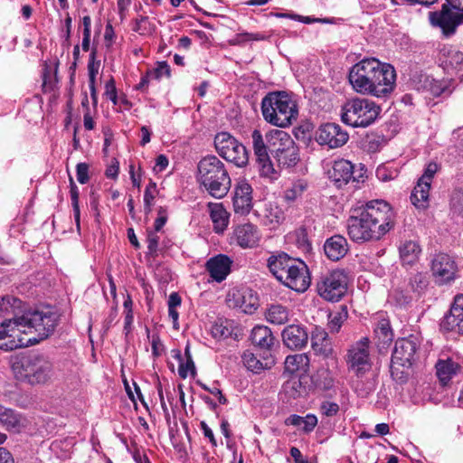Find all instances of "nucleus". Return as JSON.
I'll use <instances>...</instances> for the list:
<instances>
[{
  "label": "nucleus",
  "mask_w": 463,
  "mask_h": 463,
  "mask_svg": "<svg viewBox=\"0 0 463 463\" xmlns=\"http://www.w3.org/2000/svg\"><path fill=\"white\" fill-rule=\"evenodd\" d=\"M409 285L413 292L421 295L429 286V278L426 273L418 272L411 277Z\"/></svg>",
  "instance_id": "37"
},
{
  "label": "nucleus",
  "mask_w": 463,
  "mask_h": 463,
  "mask_svg": "<svg viewBox=\"0 0 463 463\" xmlns=\"http://www.w3.org/2000/svg\"><path fill=\"white\" fill-rule=\"evenodd\" d=\"M381 108L365 98L348 99L342 107L341 119L353 128H367L378 118Z\"/></svg>",
  "instance_id": "11"
},
{
  "label": "nucleus",
  "mask_w": 463,
  "mask_h": 463,
  "mask_svg": "<svg viewBox=\"0 0 463 463\" xmlns=\"http://www.w3.org/2000/svg\"><path fill=\"white\" fill-rule=\"evenodd\" d=\"M284 345L289 349H301L306 346L308 335L304 327L298 325H290L282 331Z\"/></svg>",
  "instance_id": "22"
},
{
  "label": "nucleus",
  "mask_w": 463,
  "mask_h": 463,
  "mask_svg": "<svg viewBox=\"0 0 463 463\" xmlns=\"http://www.w3.org/2000/svg\"><path fill=\"white\" fill-rule=\"evenodd\" d=\"M325 254L331 260H339L348 252V243L342 235H334L327 239L324 244Z\"/></svg>",
  "instance_id": "25"
},
{
  "label": "nucleus",
  "mask_w": 463,
  "mask_h": 463,
  "mask_svg": "<svg viewBox=\"0 0 463 463\" xmlns=\"http://www.w3.org/2000/svg\"><path fill=\"white\" fill-rule=\"evenodd\" d=\"M77 180L79 183L84 184L88 183L89 177V165L86 163H79L76 166Z\"/></svg>",
  "instance_id": "48"
},
{
  "label": "nucleus",
  "mask_w": 463,
  "mask_h": 463,
  "mask_svg": "<svg viewBox=\"0 0 463 463\" xmlns=\"http://www.w3.org/2000/svg\"><path fill=\"white\" fill-rule=\"evenodd\" d=\"M232 262L227 255L218 254L206 261L205 269L213 280L222 282L231 273Z\"/></svg>",
  "instance_id": "21"
},
{
  "label": "nucleus",
  "mask_w": 463,
  "mask_h": 463,
  "mask_svg": "<svg viewBox=\"0 0 463 463\" xmlns=\"http://www.w3.org/2000/svg\"><path fill=\"white\" fill-rule=\"evenodd\" d=\"M420 254L421 247L416 241L407 240L399 246L400 260L403 267H413L418 263Z\"/></svg>",
  "instance_id": "23"
},
{
  "label": "nucleus",
  "mask_w": 463,
  "mask_h": 463,
  "mask_svg": "<svg viewBox=\"0 0 463 463\" xmlns=\"http://www.w3.org/2000/svg\"><path fill=\"white\" fill-rule=\"evenodd\" d=\"M462 14L454 13L446 4L440 11L430 14V24L439 27L446 35L454 33L456 27L462 23Z\"/></svg>",
  "instance_id": "19"
},
{
  "label": "nucleus",
  "mask_w": 463,
  "mask_h": 463,
  "mask_svg": "<svg viewBox=\"0 0 463 463\" xmlns=\"http://www.w3.org/2000/svg\"><path fill=\"white\" fill-rule=\"evenodd\" d=\"M430 190V183L419 179L411 194V203L418 209H426L429 205Z\"/></svg>",
  "instance_id": "29"
},
{
  "label": "nucleus",
  "mask_w": 463,
  "mask_h": 463,
  "mask_svg": "<svg viewBox=\"0 0 463 463\" xmlns=\"http://www.w3.org/2000/svg\"><path fill=\"white\" fill-rule=\"evenodd\" d=\"M155 28L152 27L148 21L147 16H140L135 20L133 31L141 35L150 34L154 32Z\"/></svg>",
  "instance_id": "39"
},
{
  "label": "nucleus",
  "mask_w": 463,
  "mask_h": 463,
  "mask_svg": "<svg viewBox=\"0 0 463 463\" xmlns=\"http://www.w3.org/2000/svg\"><path fill=\"white\" fill-rule=\"evenodd\" d=\"M70 194H71V204H72V208H73V214H74L75 222L79 228L80 227V206H79V189H78L77 185L75 184L71 176H70Z\"/></svg>",
  "instance_id": "38"
},
{
  "label": "nucleus",
  "mask_w": 463,
  "mask_h": 463,
  "mask_svg": "<svg viewBox=\"0 0 463 463\" xmlns=\"http://www.w3.org/2000/svg\"><path fill=\"white\" fill-rule=\"evenodd\" d=\"M18 320L24 333L30 339V345H34L54 333L59 316L51 310H30L18 316Z\"/></svg>",
  "instance_id": "9"
},
{
  "label": "nucleus",
  "mask_w": 463,
  "mask_h": 463,
  "mask_svg": "<svg viewBox=\"0 0 463 463\" xmlns=\"http://www.w3.org/2000/svg\"><path fill=\"white\" fill-rule=\"evenodd\" d=\"M157 218L155 221V231L159 232L167 222L168 213L166 207L159 206L157 209Z\"/></svg>",
  "instance_id": "45"
},
{
  "label": "nucleus",
  "mask_w": 463,
  "mask_h": 463,
  "mask_svg": "<svg viewBox=\"0 0 463 463\" xmlns=\"http://www.w3.org/2000/svg\"><path fill=\"white\" fill-rule=\"evenodd\" d=\"M437 375L440 382L446 383L457 373L459 365L451 359L439 360L436 364Z\"/></svg>",
  "instance_id": "36"
},
{
  "label": "nucleus",
  "mask_w": 463,
  "mask_h": 463,
  "mask_svg": "<svg viewBox=\"0 0 463 463\" xmlns=\"http://www.w3.org/2000/svg\"><path fill=\"white\" fill-rule=\"evenodd\" d=\"M251 343L263 350L265 354H270V350L274 345L275 337L271 330L266 326H256L250 333Z\"/></svg>",
  "instance_id": "26"
},
{
  "label": "nucleus",
  "mask_w": 463,
  "mask_h": 463,
  "mask_svg": "<svg viewBox=\"0 0 463 463\" xmlns=\"http://www.w3.org/2000/svg\"><path fill=\"white\" fill-rule=\"evenodd\" d=\"M149 72L151 75L155 76L156 79H159L163 75L169 77L171 71H170V67L166 61H160V62H157L156 68L154 71H149Z\"/></svg>",
  "instance_id": "50"
},
{
  "label": "nucleus",
  "mask_w": 463,
  "mask_h": 463,
  "mask_svg": "<svg viewBox=\"0 0 463 463\" xmlns=\"http://www.w3.org/2000/svg\"><path fill=\"white\" fill-rule=\"evenodd\" d=\"M159 236L156 234V232L148 231L147 232V238H146V243H147V252L146 254L156 258L157 256L158 252V245H159Z\"/></svg>",
  "instance_id": "41"
},
{
  "label": "nucleus",
  "mask_w": 463,
  "mask_h": 463,
  "mask_svg": "<svg viewBox=\"0 0 463 463\" xmlns=\"http://www.w3.org/2000/svg\"><path fill=\"white\" fill-rule=\"evenodd\" d=\"M311 346L317 354L328 356L332 353L331 341L325 329L315 327L311 333Z\"/></svg>",
  "instance_id": "28"
},
{
  "label": "nucleus",
  "mask_w": 463,
  "mask_h": 463,
  "mask_svg": "<svg viewBox=\"0 0 463 463\" xmlns=\"http://www.w3.org/2000/svg\"><path fill=\"white\" fill-rule=\"evenodd\" d=\"M19 322L15 316L0 324V349L8 352L31 345Z\"/></svg>",
  "instance_id": "14"
},
{
  "label": "nucleus",
  "mask_w": 463,
  "mask_h": 463,
  "mask_svg": "<svg viewBox=\"0 0 463 463\" xmlns=\"http://www.w3.org/2000/svg\"><path fill=\"white\" fill-rule=\"evenodd\" d=\"M0 423L7 430H19L24 426L21 414L3 405H0Z\"/></svg>",
  "instance_id": "32"
},
{
  "label": "nucleus",
  "mask_w": 463,
  "mask_h": 463,
  "mask_svg": "<svg viewBox=\"0 0 463 463\" xmlns=\"http://www.w3.org/2000/svg\"><path fill=\"white\" fill-rule=\"evenodd\" d=\"M266 319L274 325H284L288 321L289 310L280 304L271 305L265 313Z\"/></svg>",
  "instance_id": "33"
},
{
  "label": "nucleus",
  "mask_w": 463,
  "mask_h": 463,
  "mask_svg": "<svg viewBox=\"0 0 463 463\" xmlns=\"http://www.w3.org/2000/svg\"><path fill=\"white\" fill-rule=\"evenodd\" d=\"M374 335L376 339V345L379 349V352L382 353L390 345L393 340V333L391 328L390 322L385 319L379 321L374 329Z\"/></svg>",
  "instance_id": "30"
},
{
  "label": "nucleus",
  "mask_w": 463,
  "mask_h": 463,
  "mask_svg": "<svg viewBox=\"0 0 463 463\" xmlns=\"http://www.w3.org/2000/svg\"><path fill=\"white\" fill-rule=\"evenodd\" d=\"M307 187L308 184L304 179H298L292 182L291 185L284 191V200L288 203L300 200L307 190Z\"/></svg>",
  "instance_id": "34"
},
{
  "label": "nucleus",
  "mask_w": 463,
  "mask_h": 463,
  "mask_svg": "<svg viewBox=\"0 0 463 463\" xmlns=\"http://www.w3.org/2000/svg\"><path fill=\"white\" fill-rule=\"evenodd\" d=\"M317 424V418L314 414H307L302 421V430L306 433L311 432Z\"/></svg>",
  "instance_id": "53"
},
{
  "label": "nucleus",
  "mask_w": 463,
  "mask_h": 463,
  "mask_svg": "<svg viewBox=\"0 0 463 463\" xmlns=\"http://www.w3.org/2000/svg\"><path fill=\"white\" fill-rule=\"evenodd\" d=\"M447 90L446 86H443V84L438 80H432L430 83V90L431 94L435 97L440 96L442 93H444Z\"/></svg>",
  "instance_id": "57"
},
{
  "label": "nucleus",
  "mask_w": 463,
  "mask_h": 463,
  "mask_svg": "<svg viewBox=\"0 0 463 463\" xmlns=\"http://www.w3.org/2000/svg\"><path fill=\"white\" fill-rule=\"evenodd\" d=\"M0 463H14L12 454L5 448L0 447Z\"/></svg>",
  "instance_id": "62"
},
{
  "label": "nucleus",
  "mask_w": 463,
  "mask_h": 463,
  "mask_svg": "<svg viewBox=\"0 0 463 463\" xmlns=\"http://www.w3.org/2000/svg\"><path fill=\"white\" fill-rule=\"evenodd\" d=\"M214 146L220 156L238 167L246 165L249 161L244 145L228 132H221L215 136Z\"/></svg>",
  "instance_id": "13"
},
{
  "label": "nucleus",
  "mask_w": 463,
  "mask_h": 463,
  "mask_svg": "<svg viewBox=\"0 0 463 463\" xmlns=\"http://www.w3.org/2000/svg\"><path fill=\"white\" fill-rule=\"evenodd\" d=\"M451 207L452 209L463 215V192H455L451 197Z\"/></svg>",
  "instance_id": "49"
},
{
  "label": "nucleus",
  "mask_w": 463,
  "mask_h": 463,
  "mask_svg": "<svg viewBox=\"0 0 463 463\" xmlns=\"http://www.w3.org/2000/svg\"><path fill=\"white\" fill-rule=\"evenodd\" d=\"M285 388L287 389V392H289L293 397L300 396L303 392L301 382L297 379L288 381L286 383Z\"/></svg>",
  "instance_id": "44"
},
{
  "label": "nucleus",
  "mask_w": 463,
  "mask_h": 463,
  "mask_svg": "<svg viewBox=\"0 0 463 463\" xmlns=\"http://www.w3.org/2000/svg\"><path fill=\"white\" fill-rule=\"evenodd\" d=\"M279 17H290L291 19L298 20L304 24H309L313 23H322L326 24L329 23V19L327 18H312L310 16H302L299 14H279Z\"/></svg>",
  "instance_id": "42"
},
{
  "label": "nucleus",
  "mask_w": 463,
  "mask_h": 463,
  "mask_svg": "<svg viewBox=\"0 0 463 463\" xmlns=\"http://www.w3.org/2000/svg\"><path fill=\"white\" fill-rule=\"evenodd\" d=\"M263 39H264V37L259 33L254 34V33H242L236 34L235 37L231 41V43L232 44H241L246 42L260 41V40H263Z\"/></svg>",
  "instance_id": "43"
},
{
  "label": "nucleus",
  "mask_w": 463,
  "mask_h": 463,
  "mask_svg": "<svg viewBox=\"0 0 463 463\" xmlns=\"http://www.w3.org/2000/svg\"><path fill=\"white\" fill-rule=\"evenodd\" d=\"M97 50L93 48L90 55V61L88 63V73L89 76H97L100 66V61H96Z\"/></svg>",
  "instance_id": "46"
},
{
  "label": "nucleus",
  "mask_w": 463,
  "mask_h": 463,
  "mask_svg": "<svg viewBox=\"0 0 463 463\" xmlns=\"http://www.w3.org/2000/svg\"><path fill=\"white\" fill-rule=\"evenodd\" d=\"M364 169L361 168L354 171V165L348 160L341 159L334 163L333 168L329 171V178L338 187L341 188L344 185L352 183L354 187H356V184L364 182Z\"/></svg>",
  "instance_id": "16"
},
{
  "label": "nucleus",
  "mask_w": 463,
  "mask_h": 463,
  "mask_svg": "<svg viewBox=\"0 0 463 463\" xmlns=\"http://www.w3.org/2000/svg\"><path fill=\"white\" fill-rule=\"evenodd\" d=\"M199 384L203 390L209 392L210 393H212L214 396H217L218 401L221 404L227 403L228 401H227L226 397L222 394V391L219 388H217V387L210 388L206 384L202 383H199Z\"/></svg>",
  "instance_id": "55"
},
{
  "label": "nucleus",
  "mask_w": 463,
  "mask_h": 463,
  "mask_svg": "<svg viewBox=\"0 0 463 463\" xmlns=\"http://www.w3.org/2000/svg\"><path fill=\"white\" fill-rule=\"evenodd\" d=\"M232 203L235 213L240 215H246L252 209V187L247 181L241 180L235 185Z\"/></svg>",
  "instance_id": "20"
},
{
  "label": "nucleus",
  "mask_w": 463,
  "mask_h": 463,
  "mask_svg": "<svg viewBox=\"0 0 463 463\" xmlns=\"http://www.w3.org/2000/svg\"><path fill=\"white\" fill-rule=\"evenodd\" d=\"M105 95L114 103L117 104V89L115 80L111 78L105 84Z\"/></svg>",
  "instance_id": "52"
},
{
  "label": "nucleus",
  "mask_w": 463,
  "mask_h": 463,
  "mask_svg": "<svg viewBox=\"0 0 463 463\" xmlns=\"http://www.w3.org/2000/svg\"><path fill=\"white\" fill-rule=\"evenodd\" d=\"M369 346V338L363 337L350 346L345 356L347 369L355 377L352 381V386L361 397L368 396L375 389L374 380L366 377L373 365Z\"/></svg>",
  "instance_id": "5"
},
{
  "label": "nucleus",
  "mask_w": 463,
  "mask_h": 463,
  "mask_svg": "<svg viewBox=\"0 0 463 463\" xmlns=\"http://www.w3.org/2000/svg\"><path fill=\"white\" fill-rule=\"evenodd\" d=\"M168 165V159L165 155H159L156 159L155 168H158V171H163Z\"/></svg>",
  "instance_id": "64"
},
{
  "label": "nucleus",
  "mask_w": 463,
  "mask_h": 463,
  "mask_svg": "<svg viewBox=\"0 0 463 463\" xmlns=\"http://www.w3.org/2000/svg\"><path fill=\"white\" fill-rule=\"evenodd\" d=\"M182 299L178 293L173 292L168 298V307L176 308L181 305Z\"/></svg>",
  "instance_id": "61"
},
{
  "label": "nucleus",
  "mask_w": 463,
  "mask_h": 463,
  "mask_svg": "<svg viewBox=\"0 0 463 463\" xmlns=\"http://www.w3.org/2000/svg\"><path fill=\"white\" fill-rule=\"evenodd\" d=\"M156 192V184L153 181H150L148 185L146 187L144 193V203L145 204H153V201L156 197L155 194Z\"/></svg>",
  "instance_id": "51"
},
{
  "label": "nucleus",
  "mask_w": 463,
  "mask_h": 463,
  "mask_svg": "<svg viewBox=\"0 0 463 463\" xmlns=\"http://www.w3.org/2000/svg\"><path fill=\"white\" fill-rule=\"evenodd\" d=\"M18 299L10 296H5L0 298V312L8 311Z\"/></svg>",
  "instance_id": "56"
},
{
  "label": "nucleus",
  "mask_w": 463,
  "mask_h": 463,
  "mask_svg": "<svg viewBox=\"0 0 463 463\" xmlns=\"http://www.w3.org/2000/svg\"><path fill=\"white\" fill-rule=\"evenodd\" d=\"M210 216L213 222V230L220 233L222 232L229 222V214L222 203H209Z\"/></svg>",
  "instance_id": "31"
},
{
  "label": "nucleus",
  "mask_w": 463,
  "mask_h": 463,
  "mask_svg": "<svg viewBox=\"0 0 463 463\" xmlns=\"http://www.w3.org/2000/svg\"><path fill=\"white\" fill-rule=\"evenodd\" d=\"M242 362L248 370L260 373L261 371L269 369L275 364L274 358L270 354H263L261 359L258 358L250 351H245L242 354Z\"/></svg>",
  "instance_id": "27"
},
{
  "label": "nucleus",
  "mask_w": 463,
  "mask_h": 463,
  "mask_svg": "<svg viewBox=\"0 0 463 463\" xmlns=\"http://www.w3.org/2000/svg\"><path fill=\"white\" fill-rule=\"evenodd\" d=\"M196 179L211 196L218 199L224 197L232 186L226 165L216 156H206L198 162Z\"/></svg>",
  "instance_id": "6"
},
{
  "label": "nucleus",
  "mask_w": 463,
  "mask_h": 463,
  "mask_svg": "<svg viewBox=\"0 0 463 463\" xmlns=\"http://www.w3.org/2000/svg\"><path fill=\"white\" fill-rule=\"evenodd\" d=\"M237 243L242 248H253L260 241L258 228L251 223L239 225L234 231Z\"/></svg>",
  "instance_id": "24"
},
{
  "label": "nucleus",
  "mask_w": 463,
  "mask_h": 463,
  "mask_svg": "<svg viewBox=\"0 0 463 463\" xmlns=\"http://www.w3.org/2000/svg\"><path fill=\"white\" fill-rule=\"evenodd\" d=\"M261 113L268 123L279 128L292 125L298 115L296 102L285 91L268 93L261 100Z\"/></svg>",
  "instance_id": "7"
},
{
  "label": "nucleus",
  "mask_w": 463,
  "mask_h": 463,
  "mask_svg": "<svg viewBox=\"0 0 463 463\" xmlns=\"http://www.w3.org/2000/svg\"><path fill=\"white\" fill-rule=\"evenodd\" d=\"M439 170V165L435 162H430L428 164L424 174L420 177V179H424V181L431 182V179L435 175V174Z\"/></svg>",
  "instance_id": "54"
},
{
  "label": "nucleus",
  "mask_w": 463,
  "mask_h": 463,
  "mask_svg": "<svg viewBox=\"0 0 463 463\" xmlns=\"http://www.w3.org/2000/svg\"><path fill=\"white\" fill-rule=\"evenodd\" d=\"M251 143L256 166L262 177L273 180L279 176L269 154L280 169L294 167L300 160L299 149L294 139L283 130L273 129L263 137L260 130L254 129Z\"/></svg>",
  "instance_id": "1"
},
{
  "label": "nucleus",
  "mask_w": 463,
  "mask_h": 463,
  "mask_svg": "<svg viewBox=\"0 0 463 463\" xmlns=\"http://www.w3.org/2000/svg\"><path fill=\"white\" fill-rule=\"evenodd\" d=\"M430 271L436 282L443 285L456 279L458 266L453 257L444 252H439L431 259Z\"/></svg>",
  "instance_id": "15"
},
{
  "label": "nucleus",
  "mask_w": 463,
  "mask_h": 463,
  "mask_svg": "<svg viewBox=\"0 0 463 463\" xmlns=\"http://www.w3.org/2000/svg\"><path fill=\"white\" fill-rule=\"evenodd\" d=\"M349 139L348 133L336 123L321 125L316 132V140L318 144L327 146L329 148L343 146Z\"/></svg>",
  "instance_id": "17"
},
{
  "label": "nucleus",
  "mask_w": 463,
  "mask_h": 463,
  "mask_svg": "<svg viewBox=\"0 0 463 463\" xmlns=\"http://www.w3.org/2000/svg\"><path fill=\"white\" fill-rule=\"evenodd\" d=\"M200 426H201V429L203 432V435L209 439L211 444L213 446V447H216L217 446V441L214 438V435H213V430H211V428L204 422V421H202L200 423Z\"/></svg>",
  "instance_id": "59"
},
{
  "label": "nucleus",
  "mask_w": 463,
  "mask_h": 463,
  "mask_svg": "<svg viewBox=\"0 0 463 463\" xmlns=\"http://www.w3.org/2000/svg\"><path fill=\"white\" fill-rule=\"evenodd\" d=\"M12 370L18 381L31 385L43 384L51 379L52 364L43 354H33L14 362Z\"/></svg>",
  "instance_id": "10"
},
{
  "label": "nucleus",
  "mask_w": 463,
  "mask_h": 463,
  "mask_svg": "<svg viewBox=\"0 0 463 463\" xmlns=\"http://www.w3.org/2000/svg\"><path fill=\"white\" fill-rule=\"evenodd\" d=\"M343 324V317L341 314H337L329 321L328 326L332 333H337Z\"/></svg>",
  "instance_id": "58"
},
{
  "label": "nucleus",
  "mask_w": 463,
  "mask_h": 463,
  "mask_svg": "<svg viewBox=\"0 0 463 463\" xmlns=\"http://www.w3.org/2000/svg\"><path fill=\"white\" fill-rule=\"evenodd\" d=\"M419 349L420 342L413 335L395 341L391 357L390 373L397 383L403 384L409 380L411 368L419 357Z\"/></svg>",
  "instance_id": "8"
},
{
  "label": "nucleus",
  "mask_w": 463,
  "mask_h": 463,
  "mask_svg": "<svg viewBox=\"0 0 463 463\" xmlns=\"http://www.w3.org/2000/svg\"><path fill=\"white\" fill-rule=\"evenodd\" d=\"M439 327L443 332L463 334V294L454 297L449 310L439 323Z\"/></svg>",
  "instance_id": "18"
},
{
  "label": "nucleus",
  "mask_w": 463,
  "mask_h": 463,
  "mask_svg": "<svg viewBox=\"0 0 463 463\" xmlns=\"http://www.w3.org/2000/svg\"><path fill=\"white\" fill-rule=\"evenodd\" d=\"M289 453L294 458L295 463H308L307 459L303 458L301 451L298 448L292 447Z\"/></svg>",
  "instance_id": "60"
},
{
  "label": "nucleus",
  "mask_w": 463,
  "mask_h": 463,
  "mask_svg": "<svg viewBox=\"0 0 463 463\" xmlns=\"http://www.w3.org/2000/svg\"><path fill=\"white\" fill-rule=\"evenodd\" d=\"M320 410L324 415L332 417L338 413L339 405L335 402L326 401L321 403Z\"/></svg>",
  "instance_id": "47"
},
{
  "label": "nucleus",
  "mask_w": 463,
  "mask_h": 463,
  "mask_svg": "<svg viewBox=\"0 0 463 463\" xmlns=\"http://www.w3.org/2000/svg\"><path fill=\"white\" fill-rule=\"evenodd\" d=\"M394 227V213L383 200L368 202L357 214L347 219V234L356 243L381 240Z\"/></svg>",
  "instance_id": "2"
},
{
  "label": "nucleus",
  "mask_w": 463,
  "mask_h": 463,
  "mask_svg": "<svg viewBox=\"0 0 463 463\" xmlns=\"http://www.w3.org/2000/svg\"><path fill=\"white\" fill-rule=\"evenodd\" d=\"M347 285V274L344 270L335 269L319 277L317 291L325 300L337 302L345 295Z\"/></svg>",
  "instance_id": "12"
},
{
  "label": "nucleus",
  "mask_w": 463,
  "mask_h": 463,
  "mask_svg": "<svg viewBox=\"0 0 463 463\" xmlns=\"http://www.w3.org/2000/svg\"><path fill=\"white\" fill-rule=\"evenodd\" d=\"M309 364L308 356L305 354L288 355L285 360V371L294 373L298 371H306Z\"/></svg>",
  "instance_id": "35"
},
{
  "label": "nucleus",
  "mask_w": 463,
  "mask_h": 463,
  "mask_svg": "<svg viewBox=\"0 0 463 463\" xmlns=\"http://www.w3.org/2000/svg\"><path fill=\"white\" fill-rule=\"evenodd\" d=\"M175 357L180 361L178 373L181 378H186L189 372L193 374L195 373V366L192 357H188L185 363H184L180 351H177Z\"/></svg>",
  "instance_id": "40"
},
{
  "label": "nucleus",
  "mask_w": 463,
  "mask_h": 463,
  "mask_svg": "<svg viewBox=\"0 0 463 463\" xmlns=\"http://www.w3.org/2000/svg\"><path fill=\"white\" fill-rule=\"evenodd\" d=\"M348 79L357 93L383 98L393 91L396 72L389 63L374 58L364 59L351 68Z\"/></svg>",
  "instance_id": "3"
},
{
  "label": "nucleus",
  "mask_w": 463,
  "mask_h": 463,
  "mask_svg": "<svg viewBox=\"0 0 463 463\" xmlns=\"http://www.w3.org/2000/svg\"><path fill=\"white\" fill-rule=\"evenodd\" d=\"M267 267L279 282L292 290L303 293L310 286L311 278L307 264L284 251L270 255Z\"/></svg>",
  "instance_id": "4"
},
{
  "label": "nucleus",
  "mask_w": 463,
  "mask_h": 463,
  "mask_svg": "<svg viewBox=\"0 0 463 463\" xmlns=\"http://www.w3.org/2000/svg\"><path fill=\"white\" fill-rule=\"evenodd\" d=\"M302 421H304V417H301L299 415H290L288 418L286 419L285 423L287 425H292V426H301Z\"/></svg>",
  "instance_id": "63"
}]
</instances>
